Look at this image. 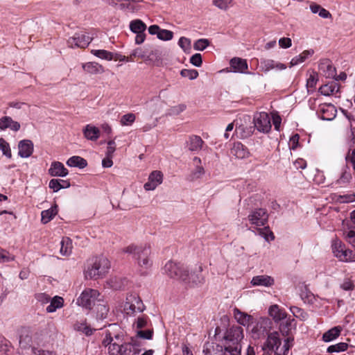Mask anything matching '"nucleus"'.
I'll use <instances>...</instances> for the list:
<instances>
[{
    "label": "nucleus",
    "mask_w": 355,
    "mask_h": 355,
    "mask_svg": "<svg viewBox=\"0 0 355 355\" xmlns=\"http://www.w3.org/2000/svg\"><path fill=\"white\" fill-rule=\"evenodd\" d=\"M162 173L160 171H155L150 174L148 180L144 184V188L146 191H153L162 182Z\"/></svg>",
    "instance_id": "obj_14"
},
{
    "label": "nucleus",
    "mask_w": 355,
    "mask_h": 355,
    "mask_svg": "<svg viewBox=\"0 0 355 355\" xmlns=\"http://www.w3.org/2000/svg\"><path fill=\"white\" fill-rule=\"evenodd\" d=\"M319 113L321 119L331 121L336 117L337 110L334 105L331 104H324L320 107Z\"/></svg>",
    "instance_id": "obj_15"
},
{
    "label": "nucleus",
    "mask_w": 355,
    "mask_h": 355,
    "mask_svg": "<svg viewBox=\"0 0 355 355\" xmlns=\"http://www.w3.org/2000/svg\"><path fill=\"white\" fill-rule=\"evenodd\" d=\"M135 120V116L134 114L129 113L122 116L121 119V123L123 125H129L132 124Z\"/></svg>",
    "instance_id": "obj_49"
},
{
    "label": "nucleus",
    "mask_w": 355,
    "mask_h": 355,
    "mask_svg": "<svg viewBox=\"0 0 355 355\" xmlns=\"http://www.w3.org/2000/svg\"><path fill=\"white\" fill-rule=\"evenodd\" d=\"M233 312L236 320L243 326H248L249 327L254 320V318L252 315L241 311L237 308H234Z\"/></svg>",
    "instance_id": "obj_18"
},
{
    "label": "nucleus",
    "mask_w": 355,
    "mask_h": 355,
    "mask_svg": "<svg viewBox=\"0 0 355 355\" xmlns=\"http://www.w3.org/2000/svg\"><path fill=\"white\" fill-rule=\"evenodd\" d=\"M178 44L184 51L191 49V40L187 37H180L178 41Z\"/></svg>",
    "instance_id": "obj_53"
},
{
    "label": "nucleus",
    "mask_w": 355,
    "mask_h": 355,
    "mask_svg": "<svg viewBox=\"0 0 355 355\" xmlns=\"http://www.w3.org/2000/svg\"><path fill=\"white\" fill-rule=\"evenodd\" d=\"M318 80V73L313 71L312 73L310 74V76L307 78L306 80V87L309 88H313L315 87L316 83Z\"/></svg>",
    "instance_id": "obj_50"
},
{
    "label": "nucleus",
    "mask_w": 355,
    "mask_h": 355,
    "mask_svg": "<svg viewBox=\"0 0 355 355\" xmlns=\"http://www.w3.org/2000/svg\"><path fill=\"white\" fill-rule=\"evenodd\" d=\"M67 164L70 167L84 168L87 166V162L86 159L81 157L72 156L67 160Z\"/></svg>",
    "instance_id": "obj_33"
},
{
    "label": "nucleus",
    "mask_w": 355,
    "mask_h": 355,
    "mask_svg": "<svg viewBox=\"0 0 355 355\" xmlns=\"http://www.w3.org/2000/svg\"><path fill=\"white\" fill-rule=\"evenodd\" d=\"M18 155L22 158L29 157L33 152V143L29 139H24L18 144Z\"/></svg>",
    "instance_id": "obj_17"
},
{
    "label": "nucleus",
    "mask_w": 355,
    "mask_h": 355,
    "mask_svg": "<svg viewBox=\"0 0 355 355\" xmlns=\"http://www.w3.org/2000/svg\"><path fill=\"white\" fill-rule=\"evenodd\" d=\"M209 44V42L207 39H199L194 43L193 48L197 51H203Z\"/></svg>",
    "instance_id": "obj_48"
},
{
    "label": "nucleus",
    "mask_w": 355,
    "mask_h": 355,
    "mask_svg": "<svg viewBox=\"0 0 355 355\" xmlns=\"http://www.w3.org/2000/svg\"><path fill=\"white\" fill-rule=\"evenodd\" d=\"M261 67L262 69L267 72L271 69H276L277 70H284L286 69V66L280 62H276L273 60L263 59L261 60Z\"/></svg>",
    "instance_id": "obj_21"
},
{
    "label": "nucleus",
    "mask_w": 355,
    "mask_h": 355,
    "mask_svg": "<svg viewBox=\"0 0 355 355\" xmlns=\"http://www.w3.org/2000/svg\"><path fill=\"white\" fill-rule=\"evenodd\" d=\"M153 331L151 329L139 330L137 333V336L139 338L150 340L153 337Z\"/></svg>",
    "instance_id": "obj_55"
},
{
    "label": "nucleus",
    "mask_w": 355,
    "mask_h": 355,
    "mask_svg": "<svg viewBox=\"0 0 355 355\" xmlns=\"http://www.w3.org/2000/svg\"><path fill=\"white\" fill-rule=\"evenodd\" d=\"M248 218L252 225L264 226L268 222V215L266 209L259 208L252 211Z\"/></svg>",
    "instance_id": "obj_11"
},
{
    "label": "nucleus",
    "mask_w": 355,
    "mask_h": 355,
    "mask_svg": "<svg viewBox=\"0 0 355 355\" xmlns=\"http://www.w3.org/2000/svg\"><path fill=\"white\" fill-rule=\"evenodd\" d=\"M203 144L204 141L200 137L192 135L187 141V146L191 151H198L202 148Z\"/></svg>",
    "instance_id": "obj_26"
},
{
    "label": "nucleus",
    "mask_w": 355,
    "mask_h": 355,
    "mask_svg": "<svg viewBox=\"0 0 355 355\" xmlns=\"http://www.w3.org/2000/svg\"><path fill=\"white\" fill-rule=\"evenodd\" d=\"M19 346L21 348L29 349L32 345V336L28 330L23 331L19 336Z\"/></svg>",
    "instance_id": "obj_30"
},
{
    "label": "nucleus",
    "mask_w": 355,
    "mask_h": 355,
    "mask_svg": "<svg viewBox=\"0 0 355 355\" xmlns=\"http://www.w3.org/2000/svg\"><path fill=\"white\" fill-rule=\"evenodd\" d=\"M301 298L304 302L313 303L314 300V295L310 291H302Z\"/></svg>",
    "instance_id": "obj_58"
},
{
    "label": "nucleus",
    "mask_w": 355,
    "mask_h": 355,
    "mask_svg": "<svg viewBox=\"0 0 355 355\" xmlns=\"http://www.w3.org/2000/svg\"><path fill=\"white\" fill-rule=\"evenodd\" d=\"M296 322L294 319L288 318L286 321L282 322L279 325V330L283 336H288L290 331L295 328Z\"/></svg>",
    "instance_id": "obj_34"
},
{
    "label": "nucleus",
    "mask_w": 355,
    "mask_h": 355,
    "mask_svg": "<svg viewBox=\"0 0 355 355\" xmlns=\"http://www.w3.org/2000/svg\"><path fill=\"white\" fill-rule=\"evenodd\" d=\"M49 187L54 192L58 191L61 189H67L70 187V183L67 180L60 179H52L49 182Z\"/></svg>",
    "instance_id": "obj_31"
},
{
    "label": "nucleus",
    "mask_w": 355,
    "mask_h": 355,
    "mask_svg": "<svg viewBox=\"0 0 355 355\" xmlns=\"http://www.w3.org/2000/svg\"><path fill=\"white\" fill-rule=\"evenodd\" d=\"M64 300L62 297L55 296L51 300L50 304L46 307V311L48 313H53L58 309L62 307Z\"/></svg>",
    "instance_id": "obj_36"
},
{
    "label": "nucleus",
    "mask_w": 355,
    "mask_h": 355,
    "mask_svg": "<svg viewBox=\"0 0 355 355\" xmlns=\"http://www.w3.org/2000/svg\"><path fill=\"white\" fill-rule=\"evenodd\" d=\"M205 173L204 168L201 165H196L191 174V180L200 178Z\"/></svg>",
    "instance_id": "obj_54"
},
{
    "label": "nucleus",
    "mask_w": 355,
    "mask_h": 355,
    "mask_svg": "<svg viewBox=\"0 0 355 355\" xmlns=\"http://www.w3.org/2000/svg\"><path fill=\"white\" fill-rule=\"evenodd\" d=\"M125 253L131 254L133 258L137 260L139 266L148 268L152 265V261L149 259L150 249L149 245L135 246L129 245L123 250Z\"/></svg>",
    "instance_id": "obj_5"
},
{
    "label": "nucleus",
    "mask_w": 355,
    "mask_h": 355,
    "mask_svg": "<svg viewBox=\"0 0 355 355\" xmlns=\"http://www.w3.org/2000/svg\"><path fill=\"white\" fill-rule=\"evenodd\" d=\"M352 179V175L349 166L346 164L342 169L339 178L336 181V184L346 185L349 184Z\"/></svg>",
    "instance_id": "obj_23"
},
{
    "label": "nucleus",
    "mask_w": 355,
    "mask_h": 355,
    "mask_svg": "<svg viewBox=\"0 0 355 355\" xmlns=\"http://www.w3.org/2000/svg\"><path fill=\"white\" fill-rule=\"evenodd\" d=\"M232 1V0H214L213 3L221 10H227Z\"/></svg>",
    "instance_id": "obj_51"
},
{
    "label": "nucleus",
    "mask_w": 355,
    "mask_h": 355,
    "mask_svg": "<svg viewBox=\"0 0 355 355\" xmlns=\"http://www.w3.org/2000/svg\"><path fill=\"white\" fill-rule=\"evenodd\" d=\"M243 336V329L241 327L232 326L225 333L223 347L217 345V347H220L221 352L227 355H241Z\"/></svg>",
    "instance_id": "obj_2"
},
{
    "label": "nucleus",
    "mask_w": 355,
    "mask_h": 355,
    "mask_svg": "<svg viewBox=\"0 0 355 355\" xmlns=\"http://www.w3.org/2000/svg\"><path fill=\"white\" fill-rule=\"evenodd\" d=\"M95 306L97 318L101 320L106 318L109 311V308L106 305L98 302H97Z\"/></svg>",
    "instance_id": "obj_41"
},
{
    "label": "nucleus",
    "mask_w": 355,
    "mask_h": 355,
    "mask_svg": "<svg viewBox=\"0 0 355 355\" xmlns=\"http://www.w3.org/2000/svg\"><path fill=\"white\" fill-rule=\"evenodd\" d=\"M83 132L85 137L90 141H96L100 137L99 129L91 124L87 125Z\"/></svg>",
    "instance_id": "obj_24"
},
{
    "label": "nucleus",
    "mask_w": 355,
    "mask_h": 355,
    "mask_svg": "<svg viewBox=\"0 0 355 355\" xmlns=\"http://www.w3.org/2000/svg\"><path fill=\"white\" fill-rule=\"evenodd\" d=\"M338 259L341 261H355V252L351 250H347L345 253L338 256Z\"/></svg>",
    "instance_id": "obj_44"
},
{
    "label": "nucleus",
    "mask_w": 355,
    "mask_h": 355,
    "mask_svg": "<svg viewBox=\"0 0 355 355\" xmlns=\"http://www.w3.org/2000/svg\"><path fill=\"white\" fill-rule=\"evenodd\" d=\"M130 28L135 33H141L146 31V25L141 20L135 19L130 22Z\"/></svg>",
    "instance_id": "obj_39"
},
{
    "label": "nucleus",
    "mask_w": 355,
    "mask_h": 355,
    "mask_svg": "<svg viewBox=\"0 0 355 355\" xmlns=\"http://www.w3.org/2000/svg\"><path fill=\"white\" fill-rule=\"evenodd\" d=\"M32 352L35 355H51L52 352L36 347H32Z\"/></svg>",
    "instance_id": "obj_64"
},
{
    "label": "nucleus",
    "mask_w": 355,
    "mask_h": 355,
    "mask_svg": "<svg viewBox=\"0 0 355 355\" xmlns=\"http://www.w3.org/2000/svg\"><path fill=\"white\" fill-rule=\"evenodd\" d=\"M231 153L239 159H243L248 156V148L241 143L236 142L231 149Z\"/></svg>",
    "instance_id": "obj_27"
},
{
    "label": "nucleus",
    "mask_w": 355,
    "mask_h": 355,
    "mask_svg": "<svg viewBox=\"0 0 355 355\" xmlns=\"http://www.w3.org/2000/svg\"><path fill=\"white\" fill-rule=\"evenodd\" d=\"M190 62L196 67H200L202 63V55L200 53H195L190 58Z\"/></svg>",
    "instance_id": "obj_57"
},
{
    "label": "nucleus",
    "mask_w": 355,
    "mask_h": 355,
    "mask_svg": "<svg viewBox=\"0 0 355 355\" xmlns=\"http://www.w3.org/2000/svg\"><path fill=\"white\" fill-rule=\"evenodd\" d=\"M14 259V257L5 250L0 248V262H9Z\"/></svg>",
    "instance_id": "obj_56"
},
{
    "label": "nucleus",
    "mask_w": 355,
    "mask_h": 355,
    "mask_svg": "<svg viewBox=\"0 0 355 355\" xmlns=\"http://www.w3.org/2000/svg\"><path fill=\"white\" fill-rule=\"evenodd\" d=\"M331 248L334 256L337 258L339 254H343L346 251L345 245L338 239L332 241Z\"/></svg>",
    "instance_id": "obj_38"
},
{
    "label": "nucleus",
    "mask_w": 355,
    "mask_h": 355,
    "mask_svg": "<svg viewBox=\"0 0 355 355\" xmlns=\"http://www.w3.org/2000/svg\"><path fill=\"white\" fill-rule=\"evenodd\" d=\"M251 283L253 286H270L274 284V279L268 275L254 276Z\"/></svg>",
    "instance_id": "obj_28"
},
{
    "label": "nucleus",
    "mask_w": 355,
    "mask_h": 355,
    "mask_svg": "<svg viewBox=\"0 0 355 355\" xmlns=\"http://www.w3.org/2000/svg\"><path fill=\"white\" fill-rule=\"evenodd\" d=\"M346 239L352 246L355 247V232L354 230H350L347 233Z\"/></svg>",
    "instance_id": "obj_63"
},
{
    "label": "nucleus",
    "mask_w": 355,
    "mask_h": 355,
    "mask_svg": "<svg viewBox=\"0 0 355 355\" xmlns=\"http://www.w3.org/2000/svg\"><path fill=\"white\" fill-rule=\"evenodd\" d=\"M173 37V33L166 29H160L158 33V39L164 41L171 40Z\"/></svg>",
    "instance_id": "obj_47"
},
{
    "label": "nucleus",
    "mask_w": 355,
    "mask_h": 355,
    "mask_svg": "<svg viewBox=\"0 0 355 355\" xmlns=\"http://www.w3.org/2000/svg\"><path fill=\"white\" fill-rule=\"evenodd\" d=\"M268 313L276 322H278L286 318V313L285 311L277 304L272 305L269 308Z\"/></svg>",
    "instance_id": "obj_25"
},
{
    "label": "nucleus",
    "mask_w": 355,
    "mask_h": 355,
    "mask_svg": "<svg viewBox=\"0 0 355 355\" xmlns=\"http://www.w3.org/2000/svg\"><path fill=\"white\" fill-rule=\"evenodd\" d=\"M339 201L340 202H350L355 201V195L354 194H349V195H343L339 196Z\"/></svg>",
    "instance_id": "obj_61"
},
{
    "label": "nucleus",
    "mask_w": 355,
    "mask_h": 355,
    "mask_svg": "<svg viewBox=\"0 0 355 355\" xmlns=\"http://www.w3.org/2000/svg\"><path fill=\"white\" fill-rule=\"evenodd\" d=\"M271 323V320L266 318H260L257 321L253 320L249 327L252 338L254 340L265 338L269 334Z\"/></svg>",
    "instance_id": "obj_6"
},
{
    "label": "nucleus",
    "mask_w": 355,
    "mask_h": 355,
    "mask_svg": "<svg viewBox=\"0 0 355 355\" xmlns=\"http://www.w3.org/2000/svg\"><path fill=\"white\" fill-rule=\"evenodd\" d=\"M230 67L234 72L245 73L248 69V63L246 60L241 58H233L230 61Z\"/></svg>",
    "instance_id": "obj_20"
},
{
    "label": "nucleus",
    "mask_w": 355,
    "mask_h": 355,
    "mask_svg": "<svg viewBox=\"0 0 355 355\" xmlns=\"http://www.w3.org/2000/svg\"><path fill=\"white\" fill-rule=\"evenodd\" d=\"M290 310L295 318L301 320H306L308 318V313L300 307L291 306Z\"/></svg>",
    "instance_id": "obj_42"
},
{
    "label": "nucleus",
    "mask_w": 355,
    "mask_h": 355,
    "mask_svg": "<svg viewBox=\"0 0 355 355\" xmlns=\"http://www.w3.org/2000/svg\"><path fill=\"white\" fill-rule=\"evenodd\" d=\"M100 293L97 290L94 289H85L83 291L80 296L77 299V304L85 309H91L92 306H95L97 302H100L98 299Z\"/></svg>",
    "instance_id": "obj_7"
},
{
    "label": "nucleus",
    "mask_w": 355,
    "mask_h": 355,
    "mask_svg": "<svg viewBox=\"0 0 355 355\" xmlns=\"http://www.w3.org/2000/svg\"><path fill=\"white\" fill-rule=\"evenodd\" d=\"M186 109V105L180 104L173 106L168 110L167 114L168 115H178Z\"/></svg>",
    "instance_id": "obj_52"
},
{
    "label": "nucleus",
    "mask_w": 355,
    "mask_h": 355,
    "mask_svg": "<svg viewBox=\"0 0 355 355\" xmlns=\"http://www.w3.org/2000/svg\"><path fill=\"white\" fill-rule=\"evenodd\" d=\"M91 53L94 55L106 60H112L114 59V53L106 50L92 49Z\"/></svg>",
    "instance_id": "obj_40"
},
{
    "label": "nucleus",
    "mask_w": 355,
    "mask_h": 355,
    "mask_svg": "<svg viewBox=\"0 0 355 355\" xmlns=\"http://www.w3.org/2000/svg\"><path fill=\"white\" fill-rule=\"evenodd\" d=\"M93 37L85 31L76 33L73 36L67 40V44L71 48L85 49L92 42Z\"/></svg>",
    "instance_id": "obj_9"
},
{
    "label": "nucleus",
    "mask_w": 355,
    "mask_h": 355,
    "mask_svg": "<svg viewBox=\"0 0 355 355\" xmlns=\"http://www.w3.org/2000/svg\"><path fill=\"white\" fill-rule=\"evenodd\" d=\"M137 328L142 329L148 325V318L147 317H139L136 322Z\"/></svg>",
    "instance_id": "obj_60"
},
{
    "label": "nucleus",
    "mask_w": 355,
    "mask_h": 355,
    "mask_svg": "<svg viewBox=\"0 0 355 355\" xmlns=\"http://www.w3.org/2000/svg\"><path fill=\"white\" fill-rule=\"evenodd\" d=\"M279 44L281 47L286 49L291 46L292 42L288 37H282L279 40Z\"/></svg>",
    "instance_id": "obj_62"
},
{
    "label": "nucleus",
    "mask_w": 355,
    "mask_h": 355,
    "mask_svg": "<svg viewBox=\"0 0 355 355\" xmlns=\"http://www.w3.org/2000/svg\"><path fill=\"white\" fill-rule=\"evenodd\" d=\"M11 347V343L9 340L6 338H1L0 340V350L3 352H7L10 351V348Z\"/></svg>",
    "instance_id": "obj_59"
},
{
    "label": "nucleus",
    "mask_w": 355,
    "mask_h": 355,
    "mask_svg": "<svg viewBox=\"0 0 355 355\" xmlns=\"http://www.w3.org/2000/svg\"><path fill=\"white\" fill-rule=\"evenodd\" d=\"M0 149L3 154L8 158H11L12 153L9 144L3 138L0 139Z\"/></svg>",
    "instance_id": "obj_45"
},
{
    "label": "nucleus",
    "mask_w": 355,
    "mask_h": 355,
    "mask_svg": "<svg viewBox=\"0 0 355 355\" xmlns=\"http://www.w3.org/2000/svg\"><path fill=\"white\" fill-rule=\"evenodd\" d=\"M293 338L288 337L282 345L279 334L274 331L268 335L267 339L262 346V349L269 355H286L293 345Z\"/></svg>",
    "instance_id": "obj_4"
},
{
    "label": "nucleus",
    "mask_w": 355,
    "mask_h": 355,
    "mask_svg": "<svg viewBox=\"0 0 355 355\" xmlns=\"http://www.w3.org/2000/svg\"><path fill=\"white\" fill-rule=\"evenodd\" d=\"M202 267L198 266L194 270H192L190 272H189L188 279L184 282L191 286H197L198 284H203L205 282V277L202 274Z\"/></svg>",
    "instance_id": "obj_16"
},
{
    "label": "nucleus",
    "mask_w": 355,
    "mask_h": 355,
    "mask_svg": "<svg viewBox=\"0 0 355 355\" xmlns=\"http://www.w3.org/2000/svg\"><path fill=\"white\" fill-rule=\"evenodd\" d=\"M180 74L182 77L188 78L189 80H193L198 76V72L196 69H182L180 71Z\"/></svg>",
    "instance_id": "obj_46"
},
{
    "label": "nucleus",
    "mask_w": 355,
    "mask_h": 355,
    "mask_svg": "<svg viewBox=\"0 0 355 355\" xmlns=\"http://www.w3.org/2000/svg\"><path fill=\"white\" fill-rule=\"evenodd\" d=\"M83 69L91 74H100L104 72V68L102 65L95 62H90L83 65Z\"/></svg>",
    "instance_id": "obj_29"
},
{
    "label": "nucleus",
    "mask_w": 355,
    "mask_h": 355,
    "mask_svg": "<svg viewBox=\"0 0 355 355\" xmlns=\"http://www.w3.org/2000/svg\"><path fill=\"white\" fill-rule=\"evenodd\" d=\"M110 268V261L104 256L92 257L87 260L84 270L86 279H98L103 278Z\"/></svg>",
    "instance_id": "obj_3"
},
{
    "label": "nucleus",
    "mask_w": 355,
    "mask_h": 355,
    "mask_svg": "<svg viewBox=\"0 0 355 355\" xmlns=\"http://www.w3.org/2000/svg\"><path fill=\"white\" fill-rule=\"evenodd\" d=\"M57 205L52 207L51 208L44 210L41 213V221L42 223L46 224L53 219V218L57 214L58 209Z\"/></svg>",
    "instance_id": "obj_35"
},
{
    "label": "nucleus",
    "mask_w": 355,
    "mask_h": 355,
    "mask_svg": "<svg viewBox=\"0 0 355 355\" xmlns=\"http://www.w3.org/2000/svg\"><path fill=\"white\" fill-rule=\"evenodd\" d=\"M319 73L327 78H332L336 76V69L331 60L328 58L320 59L318 62Z\"/></svg>",
    "instance_id": "obj_12"
},
{
    "label": "nucleus",
    "mask_w": 355,
    "mask_h": 355,
    "mask_svg": "<svg viewBox=\"0 0 355 355\" xmlns=\"http://www.w3.org/2000/svg\"><path fill=\"white\" fill-rule=\"evenodd\" d=\"M49 173L51 176L65 177L68 174V170L59 162H54L49 169Z\"/></svg>",
    "instance_id": "obj_22"
},
{
    "label": "nucleus",
    "mask_w": 355,
    "mask_h": 355,
    "mask_svg": "<svg viewBox=\"0 0 355 355\" xmlns=\"http://www.w3.org/2000/svg\"><path fill=\"white\" fill-rule=\"evenodd\" d=\"M60 252L62 255L69 256L71 253L72 242L69 238H63L60 242Z\"/></svg>",
    "instance_id": "obj_37"
},
{
    "label": "nucleus",
    "mask_w": 355,
    "mask_h": 355,
    "mask_svg": "<svg viewBox=\"0 0 355 355\" xmlns=\"http://www.w3.org/2000/svg\"><path fill=\"white\" fill-rule=\"evenodd\" d=\"M124 310L128 314L130 313L142 312L144 310V305L139 297L131 295L126 299Z\"/></svg>",
    "instance_id": "obj_13"
},
{
    "label": "nucleus",
    "mask_w": 355,
    "mask_h": 355,
    "mask_svg": "<svg viewBox=\"0 0 355 355\" xmlns=\"http://www.w3.org/2000/svg\"><path fill=\"white\" fill-rule=\"evenodd\" d=\"M20 124L19 122L13 121L10 116H3L0 119V129L4 130L10 128L13 131H18L20 129Z\"/></svg>",
    "instance_id": "obj_19"
},
{
    "label": "nucleus",
    "mask_w": 355,
    "mask_h": 355,
    "mask_svg": "<svg viewBox=\"0 0 355 355\" xmlns=\"http://www.w3.org/2000/svg\"><path fill=\"white\" fill-rule=\"evenodd\" d=\"M342 331V327L340 326L334 327L331 329L326 331L322 336V340L324 342H330L338 338Z\"/></svg>",
    "instance_id": "obj_32"
},
{
    "label": "nucleus",
    "mask_w": 355,
    "mask_h": 355,
    "mask_svg": "<svg viewBox=\"0 0 355 355\" xmlns=\"http://www.w3.org/2000/svg\"><path fill=\"white\" fill-rule=\"evenodd\" d=\"M102 344L107 347L110 355H137L140 352L139 345L131 338L125 342L123 331L115 323L109 324Z\"/></svg>",
    "instance_id": "obj_1"
},
{
    "label": "nucleus",
    "mask_w": 355,
    "mask_h": 355,
    "mask_svg": "<svg viewBox=\"0 0 355 355\" xmlns=\"http://www.w3.org/2000/svg\"><path fill=\"white\" fill-rule=\"evenodd\" d=\"M348 348V344L345 343H339L336 345H332L327 348V352H340L347 350Z\"/></svg>",
    "instance_id": "obj_43"
},
{
    "label": "nucleus",
    "mask_w": 355,
    "mask_h": 355,
    "mask_svg": "<svg viewBox=\"0 0 355 355\" xmlns=\"http://www.w3.org/2000/svg\"><path fill=\"white\" fill-rule=\"evenodd\" d=\"M164 270L170 277L180 279L182 281L188 279L189 271L184 268L183 265L168 261L165 264Z\"/></svg>",
    "instance_id": "obj_8"
},
{
    "label": "nucleus",
    "mask_w": 355,
    "mask_h": 355,
    "mask_svg": "<svg viewBox=\"0 0 355 355\" xmlns=\"http://www.w3.org/2000/svg\"><path fill=\"white\" fill-rule=\"evenodd\" d=\"M253 121L254 127L259 132H268L271 129L270 116L268 114L265 112L256 113L254 115Z\"/></svg>",
    "instance_id": "obj_10"
}]
</instances>
